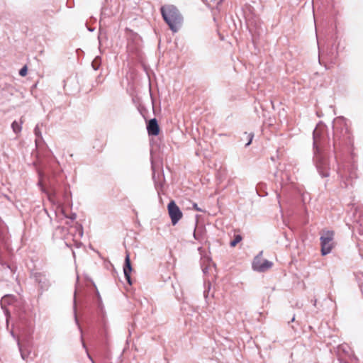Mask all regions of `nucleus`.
Returning a JSON list of instances; mask_svg holds the SVG:
<instances>
[{"label":"nucleus","mask_w":363,"mask_h":363,"mask_svg":"<svg viewBox=\"0 0 363 363\" xmlns=\"http://www.w3.org/2000/svg\"><path fill=\"white\" fill-rule=\"evenodd\" d=\"M161 13L164 21L170 30L176 33L182 26L183 18L179 10L174 5H164L161 7Z\"/></svg>","instance_id":"obj_1"},{"label":"nucleus","mask_w":363,"mask_h":363,"mask_svg":"<svg viewBox=\"0 0 363 363\" xmlns=\"http://www.w3.org/2000/svg\"><path fill=\"white\" fill-rule=\"evenodd\" d=\"M334 233L331 230H324L320 234L321 254L326 255L329 254L334 247Z\"/></svg>","instance_id":"obj_2"},{"label":"nucleus","mask_w":363,"mask_h":363,"mask_svg":"<svg viewBox=\"0 0 363 363\" xmlns=\"http://www.w3.org/2000/svg\"><path fill=\"white\" fill-rule=\"evenodd\" d=\"M262 252H260L254 259L252 268L255 271L264 272L270 269L273 263L267 259L262 258Z\"/></svg>","instance_id":"obj_3"},{"label":"nucleus","mask_w":363,"mask_h":363,"mask_svg":"<svg viewBox=\"0 0 363 363\" xmlns=\"http://www.w3.org/2000/svg\"><path fill=\"white\" fill-rule=\"evenodd\" d=\"M168 212L173 225H176L182 218V213L174 201H172L168 204Z\"/></svg>","instance_id":"obj_4"},{"label":"nucleus","mask_w":363,"mask_h":363,"mask_svg":"<svg viewBox=\"0 0 363 363\" xmlns=\"http://www.w3.org/2000/svg\"><path fill=\"white\" fill-rule=\"evenodd\" d=\"M131 271H132V267H131V264H130V255L128 253H127L126 256H125V259L123 272H124V275H125L128 282L130 284H131V281H130Z\"/></svg>","instance_id":"obj_5"},{"label":"nucleus","mask_w":363,"mask_h":363,"mask_svg":"<svg viewBox=\"0 0 363 363\" xmlns=\"http://www.w3.org/2000/svg\"><path fill=\"white\" fill-rule=\"evenodd\" d=\"M149 135H157L160 133V128L155 118L151 119L147 126Z\"/></svg>","instance_id":"obj_6"},{"label":"nucleus","mask_w":363,"mask_h":363,"mask_svg":"<svg viewBox=\"0 0 363 363\" xmlns=\"http://www.w3.org/2000/svg\"><path fill=\"white\" fill-rule=\"evenodd\" d=\"M15 300L14 296L11 295L4 296L1 300V306L2 308H4L7 304L12 303Z\"/></svg>","instance_id":"obj_7"},{"label":"nucleus","mask_w":363,"mask_h":363,"mask_svg":"<svg viewBox=\"0 0 363 363\" xmlns=\"http://www.w3.org/2000/svg\"><path fill=\"white\" fill-rule=\"evenodd\" d=\"M11 128L14 133H18L21 130V123L13 121L11 124Z\"/></svg>","instance_id":"obj_8"},{"label":"nucleus","mask_w":363,"mask_h":363,"mask_svg":"<svg viewBox=\"0 0 363 363\" xmlns=\"http://www.w3.org/2000/svg\"><path fill=\"white\" fill-rule=\"evenodd\" d=\"M242 240L240 235H238L235 237L234 240L230 242V246L235 247L238 242H240Z\"/></svg>","instance_id":"obj_9"},{"label":"nucleus","mask_w":363,"mask_h":363,"mask_svg":"<svg viewBox=\"0 0 363 363\" xmlns=\"http://www.w3.org/2000/svg\"><path fill=\"white\" fill-rule=\"evenodd\" d=\"M18 348H19V350H20V352H21V357L23 359H26L27 358V355L25 354V353L23 352L22 350V347H21V345L20 344V342L19 340H18Z\"/></svg>","instance_id":"obj_10"},{"label":"nucleus","mask_w":363,"mask_h":363,"mask_svg":"<svg viewBox=\"0 0 363 363\" xmlns=\"http://www.w3.org/2000/svg\"><path fill=\"white\" fill-rule=\"evenodd\" d=\"M27 71H28V69H27L26 66H24L23 67H22V68L21 69V70H20V72H19V74H20L21 76H22V77H24V76H26V74H27Z\"/></svg>","instance_id":"obj_11"},{"label":"nucleus","mask_w":363,"mask_h":363,"mask_svg":"<svg viewBox=\"0 0 363 363\" xmlns=\"http://www.w3.org/2000/svg\"><path fill=\"white\" fill-rule=\"evenodd\" d=\"M206 1L208 3V4H212L213 5L214 4H218L221 0H206Z\"/></svg>","instance_id":"obj_12"},{"label":"nucleus","mask_w":363,"mask_h":363,"mask_svg":"<svg viewBox=\"0 0 363 363\" xmlns=\"http://www.w3.org/2000/svg\"><path fill=\"white\" fill-rule=\"evenodd\" d=\"M253 134L250 133L247 135V137L249 138V141L248 143L246 144V146H248L251 144L252 143V138H253Z\"/></svg>","instance_id":"obj_13"},{"label":"nucleus","mask_w":363,"mask_h":363,"mask_svg":"<svg viewBox=\"0 0 363 363\" xmlns=\"http://www.w3.org/2000/svg\"><path fill=\"white\" fill-rule=\"evenodd\" d=\"M193 208L197 211H202V210L200 208H199L196 203H193Z\"/></svg>","instance_id":"obj_14"},{"label":"nucleus","mask_w":363,"mask_h":363,"mask_svg":"<svg viewBox=\"0 0 363 363\" xmlns=\"http://www.w3.org/2000/svg\"><path fill=\"white\" fill-rule=\"evenodd\" d=\"M317 133H318V130L315 129L313 132V137H314V145L316 144V141H315V137H316V135H317Z\"/></svg>","instance_id":"obj_15"},{"label":"nucleus","mask_w":363,"mask_h":363,"mask_svg":"<svg viewBox=\"0 0 363 363\" xmlns=\"http://www.w3.org/2000/svg\"><path fill=\"white\" fill-rule=\"evenodd\" d=\"M5 313L6 315V323H9V318L10 315H9V311L7 310H5Z\"/></svg>","instance_id":"obj_16"},{"label":"nucleus","mask_w":363,"mask_h":363,"mask_svg":"<svg viewBox=\"0 0 363 363\" xmlns=\"http://www.w3.org/2000/svg\"><path fill=\"white\" fill-rule=\"evenodd\" d=\"M69 218L72 220H74L77 218V216L75 213H72Z\"/></svg>","instance_id":"obj_17"},{"label":"nucleus","mask_w":363,"mask_h":363,"mask_svg":"<svg viewBox=\"0 0 363 363\" xmlns=\"http://www.w3.org/2000/svg\"><path fill=\"white\" fill-rule=\"evenodd\" d=\"M347 345H341L340 349L342 350L345 351V348L347 347Z\"/></svg>","instance_id":"obj_18"},{"label":"nucleus","mask_w":363,"mask_h":363,"mask_svg":"<svg viewBox=\"0 0 363 363\" xmlns=\"http://www.w3.org/2000/svg\"><path fill=\"white\" fill-rule=\"evenodd\" d=\"M82 234H83V232H82V229H80V230H79V235L82 236Z\"/></svg>","instance_id":"obj_19"},{"label":"nucleus","mask_w":363,"mask_h":363,"mask_svg":"<svg viewBox=\"0 0 363 363\" xmlns=\"http://www.w3.org/2000/svg\"><path fill=\"white\" fill-rule=\"evenodd\" d=\"M35 132L36 134L38 133V129L37 128L35 129Z\"/></svg>","instance_id":"obj_20"},{"label":"nucleus","mask_w":363,"mask_h":363,"mask_svg":"<svg viewBox=\"0 0 363 363\" xmlns=\"http://www.w3.org/2000/svg\"><path fill=\"white\" fill-rule=\"evenodd\" d=\"M75 320H76L77 323L78 324L77 316H75Z\"/></svg>","instance_id":"obj_21"}]
</instances>
